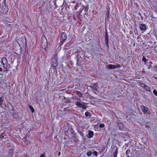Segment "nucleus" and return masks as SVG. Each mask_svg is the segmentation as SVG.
Masks as SVG:
<instances>
[{
  "instance_id": "obj_23",
  "label": "nucleus",
  "mask_w": 157,
  "mask_h": 157,
  "mask_svg": "<svg viewBox=\"0 0 157 157\" xmlns=\"http://www.w3.org/2000/svg\"><path fill=\"white\" fill-rule=\"evenodd\" d=\"M29 108L30 109L32 112L33 113L34 112V109L33 108V107L31 105H29Z\"/></svg>"
},
{
  "instance_id": "obj_22",
  "label": "nucleus",
  "mask_w": 157,
  "mask_h": 157,
  "mask_svg": "<svg viewBox=\"0 0 157 157\" xmlns=\"http://www.w3.org/2000/svg\"><path fill=\"white\" fill-rule=\"evenodd\" d=\"M123 124L121 123H120L119 124V130H122L123 129Z\"/></svg>"
},
{
  "instance_id": "obj_28",
  "label": "nucleus",
  "mask_w": 157,
  "mask_h": 157,
  "mask_svg": "<svg viewBox=\"0 0 157 157\" xmlns=\"http://www.w3.org/2000/svg\"><path fill=\"white\" fill-rule=\"evenodd\" d=\"M84 104H85H85L83 103L82 106V108L83 109H85L87 107V106H86Z\"/></svg>"
},
{
  "instance_id": "obj_25",
  "label": "nucleus",
  "mask_w": 157,
  "mask_h": 157,
  "mask_svg": "<svg viewBox=\"0 0 157 157\" xmlns=\"http://www.w3.org/2000/svg\"><path fill=\"white\" fill-rule=\"evenodd\" d=\"M130 153V150H127L125 152L126 155H129Z\"/></svg>"
},
{
  "instance_id": "obj_3",
  "label": "nucleus",
  "mask_w": 157,
  "mask_h": 157,
  "mask_svg": "<svg viewBox=\"0 0 157 157\" xmlns=\"http://www.w3.org/2000/svg\"><path fill=\"white\" fill-rule=\"evenodd\" d=\"M70 129L69 124L67 123L66 124L64 125V127L63 129L64 133L67 136H69V135H71L70 132H69L71 128Z\"/></svg>"
},
{
  "instance_id": "obj_7",
  "label": "nucleus",
  "mask_w": 157,
  "mask_h": 157,
  "mask_svg": "<svg viewBox=\"0 0 157 157\" xmlns=\"http://www.w3.org/2000/svg\"><path fill=\"white\" fill-rule=\"evenodd\" d=\"M89 9L88 5H87L86 6H82L81 7L80 10V14L81 13H83L84 14H85L88 11Z\"/></svg>"
},
{
  "instance_id": "obj_18",
  "label": "nucleus",
  "mask_w": 157,
  "mask_h": 157,
  "mask_svg": "<svg viewBox=\"0 0 157 157\" xmlns=\"http://www.w3.org/2000/svg\"><path fill=\"white\" fill-rule=\"evenodd\" d=\"M78 132L79 133L80 135L82 137V138H84V134L83 133V132L79 130H78Z\"/></svg>"
},
{
  "instance_id": "obj_5",
  "label": "nucleus",
  "mask_w": 157,
  "mask_h": 157,
  "mask_svg": "<svg viewBox=\"0 0 157 157\" xmlns=\"http://www.w3.org/2000/svg\"><path fill=\"white\" fill-rule=\"evenodd\" d=\"M67 39V34L65 32H63L61 34L60 38V43L62 45Z\"/></svg>"
},
{
  "instance_id": "obj_34",
  "label": "nucleus",
  "mask_w": 157,
  "mask_h": 157,
  "mask_svg": "<svg viewBox=\"0 0 157 157\" xmlns=\"http://www.w3.org/2000/svg\"><path fill=\"white\" fill-rule=\"evenodd\" d=\"M105 44L106 45V46L108 48H109V46L108 44V42H105Z\"/></svg>"
},
{
  "instance_id": "obj_11",
  "label": "nucleus",
  "mask_w": 157,
  "mask_h": 157,
  "mask_svg": "<svg viewBox=\"0 0 157 157\" xmlns=\"http://www.w3.org/2000/svg\"><path fill=\"white\" fill-rule=\"evenodd\" d=\"M88 87L92 88V90H97L98 88H99L98 84L97 83H94L92 86H89Z\"/></svg>"
},
{
  "instance_id": "obj_39",
  "label": "nucleus",
  "mask_w": 157,
  "mask_h": 157,
  "mask_svg": "<svg viewBox=\"0 0 157 157\" xmlns=\"http://www.w3.org/2000/svg\"><path fill=\"white\" fill-rule=\"evenodd\" d=\"M147 85H144L143 86V88L144 89H145L147 87Z\"/></svg>"
},
{
  "instance_id": "obj_32",
  "label": "nucleus",
  "mask_w": 157,
  "mask_h": 157,
  "mask_svg": "<svg viewBox=\"0 0 157 157\" xmlns=\"http://www.w3.org/2000/svg\"><path fill=\"white\" fill-rule=\"evenodd\" d=\"M108 40H109V36H105V42H108Z\"/></svg>"
},
{
  "instance_id": "obj_33",
  "label": "nucleus",
  "mask_w": 157,
  "mask_h": 157,
  "mask_svg": "<svg viewBox=\"0 0 157 157\" xmlns=\"http://www.w3.org/2000/svg\"><path fill=\"white\" fill-rule=\"evenodd\" d=\"M153 93L156 96H157V91L155 90H154L153 91Z\"/></svg>"
},
{
  "instance_id": "obj_26",
  "label": "nucleus",
  "mask_w": 157,
  "mask_h": 157,
  "mask_svg": "<svg viewBox=\"0 0 157 157\" xmlns=\"http://www.w3.org/2000/svg\"><path fill=\"white\" fill-rule=\"evenodd\" d=\"M92 154H93V155H94L96 156H98V153L97 151H93L92 152Z\"/></svg>"
},
{
  "instance_id": "obj_10",
  "label": "nucleus",
  "mask_w": 157,
  "mask_h": 157,
  "mask_svg": "<svg viewBox=\"0 0 157 157\" xmlns=\"http://www.w3.org/2000/svg\"><path fill=\"white\" fill-rule=\"evenodd\" d=\"M120 65L109 64L107 66V67L109 68V69H114L119 68L120 67Z\"/></svg>"
},
{
  "instance_id": "obj_31",
  "label": "nucleus",
  "mask_w": 157,
  "mask_h": 157,
  "mask_svg": "<svg viewBox=\"0 0 157 157\" xmlns=\"http://www.w3.org/2000/svg\"><path fill=\"white\" fill-rule=\"evenodd\" d=\"M105 126V124L103 123L100 124L99 127L100 128H103Z\"/></svg>"
},
{
  "instance_id": "obj_19",
  "label": "nucleus",
  "mask_w": 157,
  "mask_h": 157,
  "mask_svg": "<svg viewBox=\"0 0 157 157\" xmlns=\"http://www.w3.org/2000/svg\"><path fill=\"white\" fill-rule=\"evenodd\" d=\"M13 149L10 150L9 151H8V154L10 155L11 157H12L13 156Z\"/></svg>"
},
{
  "instance_id": "obj_15",
  "label": "nucleus",
  "mask_w": 157,
  "mask_h": 157,
  "mask_svg": "<svg viewBox=\"0 0 157 157\" xmlns=\"http://www.w3.org/2000/svg\"><path fill=\"white\" fill-rule=\"evenodd\" d=\"M141 13L144 16L145 18H147L150 15L149 12L147 11H142Z\"/></svg>"
},
{
  "instance_id": "obj_42",
  "label": "nucleus",
  "mask_w": 157,
  "mask_h": 157,
  "mask_svg": "<svg viewBox=\"0 0 157 157\" xmlns=\"http://www.w3.org/2000/svg\"><path fill=\"white\" fill-rule=\"evenodd\" d=\"M145 84H144L143 83H141V86L143 87V86H144V85H145Z\"/></svg>"
},
{
  "instance_id": "obj_20",
  "label": "nucleus",
  "mask_w": 157,
  "mask_h": 157,
  "mask_svg": "<svg viewBox=\"0 0 157 157\" xmlns=\"http://www.w3.org/2000/svg\"><path fill=\"white\" fill-rule=\"evenodd\" d=\"M142 60L144 62V64H146L147 63V61L148 60V59H147L144 56H143Z\"/></svg>"
},
{
  "instance_id": "obj_53",
  "label": "nucleus",
  "mask_w": 157,
  "mask_h": 157,
  "mask_svg": "<svg viewBox=\"0 0 157 157\" xmlns=\"http://www.w3.org/2000/svg\"><path fill=\"white\" fill-rule=\"evenodd\" d=\"M66 108H64L63 109V110H64L66 109Z\"/></svg>"
},
{
  "instance_id": "obj_12",
  "label": "nucleus",
  "mask_w": 157,
  "mask_h": 157,
  "mask_svg": "<svg viewBox=\"0 0 157 157\" xmlns=\"http://www.w3.org/2000/svg\"><path fill=\"white\" fill-rule=\"evenodd\" d=\"M139 28L141 30L143 31H146L147 29V25L142 24L140 25Z\"/></svg>"
},
{
  "instance_id": "obj_48",
  "label": "nucleus",
  "mask_w": 157,
  "mask_h": 157,
  "mask_svg": "<svg viewBox=\"0 0 157 157\" xmlns=\"http://www.w3.org/2000/svg\"><path fill=\"white\" fill-rule=\"evenodd\" d=\"M128 144H129L128 143V144H125V145H127V146H127V147H128Z\"/></svg>"
},
{
  "instance_id": "obj_17",
  "label": "nucleus",
  "mask_w": 157,
  "mask_h": 157,
  "mask_svg": "<svg viewBox=\"0 0 157 157\" xmlns=\"http://www.w3.org/2000/svg\"><path fill=\"white\" fill-rule=\"evenodd\" d=\"M109 11H107L106 13V19H107L108 20L109 19Z\"/></svg>"
},
{
  "instance_id": "obj_36",
  "label": "nucleus",
  "mask_w": 157,
  "mask_h": 157,
  "mask_svg": "<svg viewBox=\"0 0 157 157\" xmlns=\"http://www.w3.org/2000/svg\"><path fill=\"white\" fill-rule=\"evenodd\" d=\"M40 157H45V153H44L43 154H41Z\"/></svg>"
},
{
  "instance_id": "obj_30",
  "label": "nucleus",
  "mask_w": 157,
  "mask_h": 157,
  "mask_svg": "<svg viewBox=\"0 0 157 157\" xmlns=\"http://www.w3.org/2000/svg\"><path fill=\"white\" fill-rule=\"evenodd\" d=\"M24 138H25V139H26V136H25L24 137ZM24 142H25V144H29V142L26 139L25 140V141Z\"/></svg>"
},
{
  "instance_id": "obj_47",
  "label": "nucleus",
  "mask_w": 157,
  "mask_h": 157,
  "mask_svg": "<svg viewBox=\"0 0 157 157\" xmlns=\"http://www.w3.org/2000/svg\"><path fill=\"white\" fill-rule=\"evenodd\" d=\"M149 63L150 64H151L153 63V62L151 61H150L149 62Z\"/></svg>"
},
{
  "instance_id": "obj_40",
  "label": "nucleus",
  "mask_w": 157,
  "mask_h": 157,
  "mask_svg": "<svg viewBox=\"0 0 157 157\" xmlns=\"http://www.w3.org/2000/svg\"><path fill=\"white\" fill-rule=\"evenodd\" d=\"M152 67V66L151 65H150L148 66V69H149L151 68Z\"/></svg>"
},
{
  "instance_id": "obj_1",
  "label": "nucleus",
  "mask_w": 157,
  "mask_h": 157,
  "mask_svg": "<svg viewBox=\"0 0 157 157\" xmlns=\"http://www.w3.org/2000/svg\"><path fill=\"white\" fill-rule=\"evenodd\" d=\"M41 45L42 48L47 51L48 48V47L47 40L44 36H43L41 38Z\"/></svg>"
},
{
  "instance_id": "obj_24",
  "label": "nucleus",
  "mask_w": 157,
  "mask_h": 157,
  "mask_svg": "<svg viewBox=\"0 0 157 157\" xmlns=\"http://www.w3.org/2000/svg\"><path fill=\"white\" fill-rule=\"evenodd\" d=\"M4 98L3 97H0V105H2L3 102Z\"/></svg>"
},
{
  "instance_id": "obj_37",
  "label": "nucleus",
  "mask_w": 157,
  "mask_h": 157,
  "mask_svg": "<svg viewBox=\"0 0 157 157\" xmlns=\"http://www.w3.org/2000/svg\"><path fill=\"white\" fill-rule=\"evenodd\" d=\"M5 68L6 69H5V70L4 71H6V72H7V71H8L9 69L7 67H6V68Z\"/></svg>"
},
{
  "instance_id": "obj_13",
  "label": "nucleus",
  "mask_w": 157,
  "mask_h": 157,
  "mask_svg": "<svg viewBox=\"0 0 157 157\" xmlns=\"http://www.w3.org/2000/svg\"><path fill=\"white\" fill-rule=\"evenodd\" d=\"M79 100L80 101H76L75 104L79 108H82V105L83 103L85 104V103L82 101L80 99H79Z\"/></svg>"
},
{
  "instance_id": "obj_2",
  "label": "nucleus",
  "mask_w": 157,
  "mask_h": 157,
  "mask_svg": "<svg viewBox=\"0 0 157 157\" xmlns=\"http://www.w3.org/2000/svg\"><path fill=\"white\" fill-rule=\"evenodd\" d=\"M57 58V55H55L53 58L52 59L50 63L51 67H52V69L54 70L56 69L58 66V63Z\"/></svg>"
},
{
  "instance_id": "obj_45",
  "label": "nucleus",
  "mask_w": 157,
  "mask_h": 157,
  "mask_svg": "<svg viewBox=\"0 0 157 157\" xmlns=\"http://www.w3.org/2000/svg\"><path fill=\"white\" fill-rule=\"evenodd\" d=\"M141 19L142 20H143V19H144V17H143L142 16H141Z\"/></svg>"
},
{
  "instance_id": "obj_46",
  "label": "nucleus",
  "mask_w": 157,
  "mask_h": 157,
  "mask_svg": "<svg viewBox=\"0 0 157 157\" xmlns=\"http://www.w3.org/2000/svg\"><path fill=\"white\" fill-rule=\"evenodd\" d=\"M2 71V68L0 67V72Z\"/></svg>"
},
{
  "instance_id": "obj_9",
  "label": "nucleus",
  "mask_w": 157,
  "mask_h": 157,
  "mask_svg": "<svg viewBox=\"0 0 157 157\" xmlns=\"http://www.w3.org/2000/svg\"><path fill=\"white\" fill-rule=\"evenodd\" d=\"M2 4L3 6H2V9L4 13H6L8 12L9 9L7 6L6 5V2L3 1Z\"/></svg>"
},
{
  "instance_id": "obj_41",
  "label": "nucleus",
  "mask_w": 157,
  "mask_h": 157,
  "mask_svg": "<svg viewBox=\"0 0 157 157\" xmlns=\"http://www.w3.org/2000/svg\"><path fill=\"white\" fill-rule=\"evenodd\" d=\"M4 138V136H2V135H0V139H2Z\"/></svg>"
},
{
  "instance_id": "obj_51",
  "label": "nucleus",
  "mask_w": 157,
  "mask_h": 157,
  "mask_svg": "<svg viewBox=\"0 0 157 157\" xmlns=\"http://www.w3.org/2000/svg\"><path fill=\"white\" fill-rule=\"evenodd\" d=\"M155 79H157V77H155Z\"/></svg>"
},
{
  "instance_id": "obj_35",
  "label": "nucleus",
  "mask_w": 157,
  "mask_h": 157,
  "mask_svg": "<svg viewBox=\"0 0 157 157\" xmlns=\"http://www.w3.org/2000/svg\"><path fill=\"white\" fill-rule=\"evenodd\" d=\"M6 65V67H7L8 69H9L10 68V64H9L7 65V64Z\"/></svg>"
},
{
  "instance_id": "obj_16",
  "label": "nucleus",
  "mask_w": 157,
  "mask_h": 157,
  "mask_svg": "<svg viewBox=\"0 0 157 157\" xmlns=\"http://www.w3.org/2000/svg\"><path fill=\"white\" fill-rule=\"evenodd\" d=\"M94 135L93 132L89 130L88 131V133L87 135V136L88 138H92Z\"/></svg>"
},
{
  "instance_id": "obj_27",
  "label": "nucleus",
  "mask_w": 157,
  "mask_h": 157,
  "mask_svg": "<svg viewBox=\"0 0 157 157\" xmlns=\"http://www.w3.org/2000/svg\"><path fill=\"white\" fill-rule=\"evenodd\" d=\"M92 154V152L91 151H89L88 152H87L86 153V155L88 156H90Z\"/></svg>"
},
{
  "instance_id": "obj_52",
  "label": "nucleus",
  "mask_w": 157,
  "mask_h": 157,
  "mask_svg": "<svg viewBox=\"0 0 157 157\" xmlns=\"http://www.w3.org/2000/svg\"><path fill=\"white\" fill-rule=\"evenodd\" d=\"M3 1H5V2H6V0H3Z\"/></svg>"
},
{
  "instance_id": "obj_21",
  "label": "nucleus",
  "mask_w": 157,
  "mask_h": 157,
  "mask_svg": "<svg viewBox=\"0 0 157 157\" xmlns=\"http://www.w3.org/2000/svg\"><path fill=\"white\" fill-rule=\"evenodd\" d=\"M85 115L86 117H91V114L89 113L88 112H86L85 113Z\"/></svg>"
},
{
  "instance_id": "obj_29",
  "label": "nucleus",
  "mask_w": 157,
  "mask_h": 157,
  "mask_svg": "<svg viewBox=\"0 0 157 157\" xmlns=\"http://www.w3.org/2000/svg\"><path fill=\"white\" fill-rule=\"evenodd\" d=\"M146 90L150 92L151 91L150 89V87L148 86H147V87H146V88L145 89Z\"/></svg>"
},
{
  "instance_id": "obj_44",
  "label": "nucleus",
  "mask_w": 157,
  "mask_h": 157,
  "mask_svg": "<svg viewBox=\"0 0 157 157\" xmlns=\"http://www.w3.org/2000/svg\"><path fill=\"white\" fill-rule=\"evenodd\" d=\"M141 13H140V12H139V13H138V14H139V15L140 16H141H141H142V15H141Z\"/></svg>"
},
{
  "instance_id": "obj_50",
  "label": "nucleus",
  "mask_w": 157,
  "mask_h": 157,
  "mask_svg": "<svg viewBox=\"0 0 157 157\" xmlns=\"http://www.w3.org/2000/svg\"><path fill=\"white\" fill-rule=\"evenodd\" d=\"M126 157H130V156L129 155H127Z\"/></svg>"
},
{
  "instance_id": "obj_43",
  "label": "nucleus",
  "mask_w": 157,
  "mask_h": 157,
  "mask_svg": "<svg viewBox=\"0 0 157 157\" xmlns=\"http://www.w3.org/2000/svg\"><path fill=\"white\" fill-rule=\"evenodd\" d=\"M108 36V34L107 32L106 31H105V36Z\"/></svg>"
},
{
  "instance_id": "obj_54",
  "label": "nucleus",
  "mask_w": 157,
  "mask_h": 157,
  "mask_svg": "<svg viewBox=\"0 0 157 157\" xmlns=\"http://www.w3.org/2000/svg\"><path fill=\"white\" fill-rule=\"evenodd\" d=\"M100 157H102V156H101Z\"/></svg>"
},
{
  "instance_id": "obj_38",
  "label": "nucleus",
  "mask_w": 157,
  "mask_h": 157,
  "mask_svg": "<svg viewBox=\"0 0 157 157\" xmlns=\"http://www.w3.org/2000/svg\"><path fill=\"white\" fill-rule=\"evenodd\" d=\"M53 2H54V5L56 6V7H57V5H56V1L55 0H54V1H53Z\"/></svg>"
},
{
  "instance_id": "obj_6",
  "label": "nucleus",
  "mask_w": 157,
  "mask_h": 157,
  "mask_svg": "<svg viewBox=\"0 0 157 157\" xmlns=\"http://www.w3.org/2000/svg\"><path fill=\"white\" fill-rule=\"evenodd\" d=\"M140 108L143 112L144 113L148 114L149 115L151 114V112L150 111L149 109L147 107L144 105H141Z\"/></svg>"
},
{
  "instance_id": "obj_49",
  "label": "nucleus",
  "mask_w": 157,
  "mask_h": 157,
  "mask_svg": "<svg viewBox=\"0 0 157 157\" xmlns=\"http://www.w3.org/2000/svg\"><path fill=\"white\" fill-rule=\"evenodd\" d=\"M156 39L157 40V35L155 36Z\"/></svg>"
},
{
  "instance_id": "obj_4",
  "label": "nucleus",
  "mask_w": 157,
  "mask_h": 157,
  "mask_svg": "<svg viewBox=\"0 0 157 157\" xmlns=\"http://www.w3.org/2000/svg\"><path fill=\"white\" fill-rule=\"evenodd\" d=\"M69 132H70L71 135L72 137L74 139V141L75 143H77L78 141V139L76 137V135L75 133L74 132V130L71 128L69 130Z\"/></svg>"
},
{
  "instance_id": "obj_8",
  "label": "nucleus",
  "mask_w": 157,
  "mask_h": 157,
  "mask_svg": "<svg viewBox=\"0 0 157 157\" xmlns=\"http://www.w3.org/2000/svg\"><path fill=\"white\" fill-rule=\"evenodd\" d=\"M114 148H116L115 151L113 153V156L114 157H117L118 152V149L117 146L115 145H112L111 147V149L113 150V148L114 149ZM113 151V150H112Z\"/></svg>"
},
{
  "instance_id": "obj_14",
  "label": "nucleus",
  "mask_w": 157,
  "mask_h": 157,
  "mask_svg": "<svg viewBox=\"0 0 157 157\" xmlns=\"http://www.w3.org/2000/svg\"><path fill=\"white\" fill-rule=\"evenodd\" d=\"M2 63L4 68H6L5 64H7V60L6 58H3L2 60Z\"/></svg>"
}]
</instances>
